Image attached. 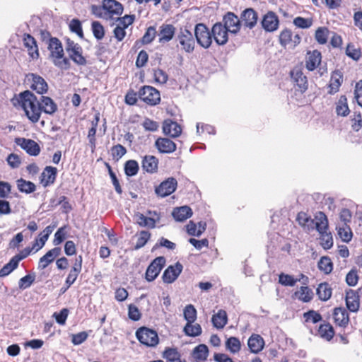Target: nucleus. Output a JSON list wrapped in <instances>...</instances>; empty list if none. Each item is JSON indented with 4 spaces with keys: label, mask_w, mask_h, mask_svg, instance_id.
Wrapping results in <instances>:
<instances>
[{
    "label": "nucleus",
    "mask_w": 362,
    "mask_h": 362,
    "mask_svg": "<svg viewBox=\"0 0 362 362\" xmlns=\"http://www.w3.org/2000/svg\"><path fill=\"white\" fill-rule=\"evenodd\" d=\"M24 83L30 90L40 95H43L48 90L47 83L42 76L37 74H27Z\"/></svg>",
    "instance_id": "obj_6"
},
{
    "label": "nucleus",
    "mask_w": 362,
    "mask_h": 362,
    "mask_svg": "<svg viewBox=\"0 0 362 362\" xmlns=\"http://www.w3.org/2000/svg\"><path fill=\"white\" fill-rule=\"evenodd\" d=\"M16 185L18 189L23 193L30 194L34 192L36 189V186L33 182L27 181L23 178L17 180Z\"/></svg>",
    "instance_id": "obj_45"
},
{
    "label": "nucleus",
    "mask_w": 362,
    "mask_h": 362,
    "mask_svg": "<svg viewBox=\"0 0 362 362\" xmlns=\"http://www.w3.org/2000/svg\"><path fill=\"white\" fill-rule=\"evenodd\" d=\"M296 221L303 228L304 230L310 232L313 230L314 218L313 219L310 216L303 211L298 213L296 216Z\"/></svg>",
    "instance_id": "obj_33"
},
{
    "label": "nucleus",
    "mask_w": 362,
    "mask_h": 362,
    "mask_svg": "<svg viewBox=\"0 0 362 362\" xmlns=\"http://www.w3.org/2000/svg\"><path fill=\"white\" fill-rule=\"evenodd\" d=\"M48 49L50 52L49 57L53 64L58 68L68 70L71 67L69 59L64 56V52L61 41L52 37L49 40Z\"/></svg>",
    "instance_id": "obj_3"
},
{
    "label": "nucleus",
    "mask_w": 362,
    "mask_h": 362,
    "mask_svg": "<svg viewBox=\"0 0 362 362\" xmlns=\"http://www.w3.org/2000/svg\"><path fill=\"white\" fill-rule=\"evenodd\" d=\"M136 216V223L141 227H148L154 228L156 226V222L159 221L160 217L158 216L157 219L151 217H146L142 214H138Z\"/></svg>",
    "instance_id": "obj_44"
},
{
    "label": "nucleus",
    "mask_w": 362,
    "mask_h": 362,
    "mask_svg": "<svg viewBox=\"0 0 362 362\" xmlns=\"http://www.w3.org/2000/svg\"><path fill=\"white\" fill-rule=\"evenodd\" d=\"M240 18L241 25L249 29H252L257 23L258 14L255 9L247 8L242 11Z\"/></svg>",
    "instance_id": "obj_17"
},
{
    "label": "nucleus",
    "mask_w": 362,
    "mask_h": 362,
    "mask_svg": "<svg viewBox=\"0 0 362 362\" xmlns=\"http://www.w3.org/2000/svg\"><path fill=\"white\" fill-rule=\"evenodd\" d=\"M69 29L71 32L76 33L80 38H83V32L81 21L77 18H74L70 21Z\"/></svg>",
    "instance_id": "obj_62"
},
{
    "label": "nucleus",
    "mask_w": 362,
    "mask_h": 362,
    "mask_svg": "<svg viewBox=\"0 0 362 362\" xmlns=\"http://www.w3.org/2000/svg\"><path fill=\"white\" fill-rule=\"evenodd\" d=\"M91 29L94 37L97 40H102L105 36V29L103 25L98 21H93Z\"/></svg>",
    "instance_id": "obj_59"
},
{
    "label": "nucleus",
    "mask_w": 362,
    "mask_h": 362,
    "mask_svg": "<svg viewBox=\"0 0 362 362\" xmlns=\"http://www.w3.org/2000/svg\"><path fill=\"white\" fill-rule=\"evenodd\" d=\"M228 32H230L226 26L221 23H215L211 29L213 38L218 45L226 44L228 40Z\"/></svg>",
    "instance_id": "obj_18"
},
{
    "label": "nucleus",
    "mask_w": 362,
    "mask_h": 362,
    "mask_svg": "<svg viewBox=\"0 0 362 362\" xmlns=\"http://www.w3.org/2000/svg\"><path fill=\"white\" fill-rule=\"evenodd\" d=\"M261 24L266 32H274L279 27V19L274 11H270L263 16Z\"/></svg>",
    "instance_id": "obj_16"
},
{
    "label": "nucleus",
    "mask_w": 362,
    "mask_h": 362,
    "mask_svg": "<svg viewBox=\"0 0 362 362\" xmlns=\"http://www.w3.org/2000/svg\"><path fill=\"white\" fill-rule=\"evenodd\" d=\"M317 332L320 337L327 341H330L335 334L333 327L329 322L321 324Z\"/></svg>",
    "instance_id": "obj_41"
},
{
    "label": "nucleus",
    "mask_w": 362,
    "mask_h": 362,
    "mask_svg": "<svg viewBox=\"0 0 362 362\" xmlns=\"http://www.w3.org/2000/svg\"><path fill=\"white\" fill-rule=\"evenodd\" d=\"M317 265L319 269L325 274H330L333 270V263L331 259L327 256L322 257Z\"/></svg>",
    "instance_id": "obj_49"
},
{
    "label": "nucleus",
    "mask_w": 362,
    "mask_h": 362,
    "mask_svg": "<svg viewBox=\"0 0 362 362\" xmlns=\"http://www.w3.org/2000/svg\"><path fill=\"white\" fill-rule=\"evenodd\" d=\"M300 279L284 273L279 275V283L284 286H294Z\"/></svg>",
    "instance_id": "obj_55"
},
{
    "label": "nucleus",
    "mask_w": 362,
    "mask_h": 362,
    "mask_svg": "<svg viewBox=\"0 0 362 362\" xmlns=\"http://www.w3.org/2000/svg\"><path fill=\"white\" fill-rule=\"evenodd\" d=\"M13 105L23 110L25 115L33 123H37L42 112L53 115L57 110V105L49 97L42 95L38 100L30 90H26L11 99Z\"/></svg>",
    "instance_id": "obj_1"
},
{
    "label": "nucleus",
    "mask_w": 362,
    "mask_h": 362,
    "mask_svg": "<svg viewBox=\"0 0 362 362\" xmlns=\"http://www.w3.org/2000/svg\"><path fill=\"white\" fill-rule=\"evenodd\" d=\"M314 227L313 230L317 232L329 229V221L327 215L322 211H317L314 215Z\"/></svg>",
    "instance_id": "obj_34"
},
{
    "label": "nucleus",
    "mask_w": 362,
    "mask_h": 362,
    "mask_svg": "<svg viewBox=\"0 0 362 362\" xmlns=\"http://www.w3.org/2000/svg\"><path fill=\"white\" fill-rule=\"evenodd\" d=\"M329 30L327 27H319L315 33V39L320 45H325L327 42Z\"/></svg>",
    "instance_id": "obj_47"
},
{
    "label": "nucleus",
    "mask_w": 362,
    "mask_h": 362,
    "mask_svg": "<svg viewBox=\"0 0 362 362\" xmlns=\"http://www.w3.org/2000/svg\"><path fill=\"white\" fill-rule=\"evenodd\" d=\"M127 148L119 144L112 146L110 148L111 156L115 162L119 161L127 153Z\"/></svg>",
    "instance_id": "obj_51"
},
{
    "label": "nucleus",
    "mask_w": 362,
    "mask_h": 362,
    "mask_svg": "<svg viewBox=\"0 0 362 362\" xmlns=\"http://www.w3.org/2000/svg\"><path fill=\"white\" fill-rule=\"evenodd\" d=\"M279 42L284 48H295L301 42L299 34H293L290 28H284L279 35Z\"/></svg>",
    "instance_id": "obj_9"
},
{
    "label": "nucleus",
    "mask_w": 362,
    "mask_h": 362,
    "mask_svg": "<svg viewBox=\"0 0 362 362\" xmlns=\"http://www.w3.org/2000/svg\"><path fill=\"white\" fill-rule=\"evenodd\" d=\"M197 43L204 48H209L212 43V33L204 23H198L194 28Z\"/></svg>",
    "instance_id": "obj_10"
},
{
    "label": "nucleus",
    "mask_w": 362,
    "mask_h": 362,
    "mask_svg": "<svg viewBox=\"0 0 362 362\" xmlns=\"http://www.w3.org/2000/svg\"><path fill=\"white\" fill-rule=\"evenodd\" d=\"M223 21L224 23L223 25L226 27L230 33L233 34L238 33L242 26L240 18L233 12L226 13L223 18Z\"/></svg>",
    "instance_id": "obj_22"
},
{
    "label": "nucleus",
    "mask_w": 362,
    "mask_h": 362,
    "mask_svg": "<svg viewBox=\"0 0 362 362\" xmlns=\"http://www.w3.org/2000/svg\"><path fill=\"white\" fill-rule=\"evenodd\" d=\"M138 341L147 347H155L159 343L158 333L154 329L146 327H141L136 331Z\"/></svg>",
    "instance_id": "obj_5"
},
{
    "label": "nucleus",
    "mask_w": 362,
    "mask_h": 362,
    "mask_svg": "<svg viewBox=\"0 0 362 362\" xmlns=\"http://www.w3.org/2000/svg\"><path fill=\"white\" fill-rule=\"evenodd\" d=\"M332 316L335 325L344 328L347 327L350 322L349 315L343 307L335 308L333 310Z\"/></svg>",
    "instance_id": "obj_26"
},
{
    "label": "nucleus",
    "mask_w": 362,
    "mask_h": 362,
    "mask_svg": "<svg viewBox=\"0 0 362 362\" xmlns=\"http://www.w3.org/2000/svg\"><path fill=\"white\" fill-rule=\"evenodd\" d=\"M23 46L27 49L28 54L32 59H37L40 57L38 46L36 40L30 34L25 33L23 36Z\"/></svg>",
    "instance_id": "obj_23"
},
{
    "label": "nucleus",
    "mask_w": 362,
    "mask_h": 362,
    "mask_svg": "<svg viewBox=\"0 0 362 362\" xmlns=\"http://www.w3.org/2000/svg\"><path fill=\"white\" fill-rule=\"evenodd\" d=\"M322 54L317 49L308 51L305 58V66L309 71H313L319 68L318 72L322 76L327 71V67H320L322 62Z\"/></svg>",
    "instance_id": "obj_8"
},
{
    "label": "nucleus",
    "mask_w": 362,
    "mask_h": 362,
    "mask_svg": "<svg viewBox=\"0 0 362 362\" xmlns=\"http://www.w3.org/2000/svg\"><path fill=\"white\" fill-rule=\"evenodd\" d=\"M316 294L320 300L327 301L332 297V288L327 282L320 283L316 289Z\"/></svg>",
    "instance_id": "obj_37"
},
{
    "label": "nucleus",
    "mask_w": 362,
    "mask_h": 362,
    "mask_svg": "<svg viewBox=\"0 0 362 362\" xmlns=\"http://www.w3.org/2000/svg\"><path fill=\"white\" fill-rule=\"evenodd\" d=\"M163 132L170 137L176 138L181 134L182 127L177 122L168 119L163 122Z\"/></svg>",
    "instance_id": "obj_29"
},
{
    "label": "nucleus",
    "mask_w": 362,
    "mask_h": 362,
    "mask_svg": "<svg viewBox=\"0 0 362 362\" xmlns=\"http://www.w3.org/2000/svg\"><path fill=\"white\" fill-rule=\"evenodd\" d=\"M155 146L161 153H171L176 150L177 146L168 138L160 137L156 139Z\"/></svg>",
    "instance_id": "obj_30"
},
{
    "label": "nucleus",
    "mask_w": 362,
    "mask_h": 362,
    "mask_svg": "<svg viewBox=\"0 0 362 362\" xmlns=\"http://www.w3.org/2000/svg\"><path fill=\"white\" fill-rule=\"evenodd\" d=\"M117 24V26H120L123 30H125L135 21V15H124L123 17L119 16L118 18L115 19Z\"/></svg>",
    "instance_id": "obj_57"
},
{
    "label": "nucleus",
    "mask_w": 362,
    "mask_h": 362,
    "mask_svg": "<svg viewBox=\"0 0 362 362\" xmlns=\"http://www.w3.org/2000/svg\"><path fill=\"white\" fill-rule=\"evenodd\" d=\"M344 82V74L339 69H335L331 73L329 83L327 85V93L334 95L339 91Z\"/></svg>",
    "instance_id": "obj_14"
},
{
    "label": "nucleus",
    "mask_w": 362,
    "mask_h": 362,
    "mask_svg": "<svg viewBox=\"0 0 362 362\" xmlns=\"http://www.w3.org/2000/svg\"><path fill=\"white\" fill-rule=\"evenodd\" d=\"M209 349L205 344H199L193 350V357L197 362H204L208 356Z\"/></svg>",
    "instance_id": "obj_42"
},
{
    "label": "nucleus",
    "mask_w": 362,
    "mask_h": 362,
    "mask_svg": "<svg viewBox=\"0 0 362 362\" xmlns=\"http://www.w3.org/2000/svg\"><path fill=\"white\" fill-rule=\"evenodd\" d=\"M211 322L214 327L216 329H223L228 323V315L226 310L221 309L216 314L213 315Z\"/></svg>",
    "instance_id": "obj_38"
},
{
    "label": "nucleus",
    "mask_w": 362,
    "mask_h": 362,
    "mask_svg": "<svg viewBox=\"0 0 362 362\" xmlns=\"http://www.w3.org/2000/svg\"><path fill=\"white\" fill-rule=\"evenodd\" d=\"M165 264V259L164 257L160 256L155 258L146 269L145 279L148 282L154 281L159 275Z\"/></svg>",
    "instance_id": "obj_11"
},
{
    "label": "nucleus",
    "mask_w": 362,
    "mask_h": 362,
    "mask_svg": "<svg viewBox=\"0 0 362 362\" xmlns=\"http://www.w3.org/2000/svg\"><path fill=\"white\" fill-rule=\"evenodd\" d=\"M183 315L187 322H194L197 320V310L193 305L189 304L185 306L183 310Z\"/></svg>",
    "instance_id": "obj_54"
},
{
    "label": "nucleus",
    "mask_w": 362,
    "mask_h": 362,
    "mask_svg": "<svg viewBox=\"0 0 362 362\" xmlns=\"http://www.w3.org/2000/svg\"><path fill=\"white\" fill-rule=\"evenodd\" d=\"M57 169L53 166H46L40 177V183L44 187L53 185L57 178Z\"/></svg>",
    "instance_id": "obj_25"
},
{
    "label": "nucleus",
    "mask_w": 362,
    "mask_h": 362,
    "mask_svg": "<svg viewBox=\"0 0 362 362\" xmlns=\"http://www.w3.org/2000/svg\"><path fill=\"white\" fill-rule=\"evenodd\" d=\"M66 51L69 54V60H72L78 66H85L87 64L86 58L83 55V48L78 44L71 40L70 38L65 39Z\"/></svg>",
    "instance_id": "obj_4"
},
{
    "label": "nucleus",
    "mask_w": 362,
    "mask_h": 362,
    "mask_svg": "<svg viewBox=\"0 0 362 362\" xmlns=\"http://www.w3.org/2000/svg\"><path fill=\"white\" fill-rule=\"evenodd\" d=\"M349 112L347 98L345 95H341L336 103V113L338 116L346 117Z\"/></svg>",
    "instance_id": "obj_40"
},
{
    "label": "nucleus",
    "mask_w": 362,
    "mask_h": 362,
    "mask_svg": "<svg viewBox=\"0 0 362 362\" xmlns=\"http://www.w3.org/2000/svg\"><path fill=\"white\" fill-rule=\"evenodd\" d=\"M156 33L157 32L154 26L148 27L142 37V43L144 45H148L152 42L156 37Z\"/></svg>",
    "instance_id": "obj_61"
},
{
    "label": "nucleus",
    "mask_w": 362,
    "mask_h": 362,
    "mask_svg": "<svg viewBox=\"0 0 362 362\" xmlns=\"http://www.w3.org/2000/svg\"><path fill=\"white\" fill-rule=\"evenodd\" d=\"M139 170V163L135 160H128L124 164V171L127 177L135 176Z\"/></svg>",
    "instance_id": "obj_46"
},
{
    "label": "nucleus",
    "mask_w": 362,
    "mask_h": 362,
    "mask_svg": "<svg viewBox=\"0 0 362 362\" xmlns=\"http://www.w3.org/2000/svg\"><path fill=\"white\" fill-rule=\"evenodd\" d=\"M303 317L305 322H312L313 323H317L322 319V315L313 310L305 313Z\"/></svg>",
    "instance_id": "obj_64"
},
{
    "label": "nucleus",
    "mask_w": 362,
    "mask_h": 362,
    "mask_svg": "<svg viewBox=\"0 0 362 362\" xmlns=\"http://www.w3.org/2000/svg\"><path fill=\"white\" fill-rule=\"evenodd\" d=\"M314 298V292L312 288L308 286H300L292 295L293 300H298L303 303H309Z\"/></svg>",
    "instance_id": "obj_28"
},
{
    "label": "nucleus",
    "mask_w": 362,
    "mask_h": 362,
    "mask_svg": "<svg viewBox=\"0 0 362 362\" xmlns=\"http://www.w3.org/2000/svg\"><path fill=\"white\" fill-rule=\"evenodd\" d=\"M137 236L136 243L134 246V250H135L143 247L150 240L151 234L147 230H141Z\"/></svg>",
    "instance_id": "obj_52"
},
{
    "label": "nucleus",
    "mask_w": 362,
    "mask_h": 362,
    "mask_svg": "<svg viewBox=\"0 0 362 362\" xmlns=\"http://www.w3.org/2000/svg\"><path fill=\"white\" fill-rule=\"evenodd\" d=\"M291 76L295 87H296V90L303 93L308 90V83L307 77L300 69H293L291 71Z\"/></svg>",
    "instance_id": "obj_21"
},
{
    "label": "nucleus",
    "mask_w": 362,
    "mask_h": 362,
    "mask_svg": "<svg viewBox=\"0 0 362 362\" xmlns=\"http://www.w3.org/2000/svg\"><path fill=\"white\" fill-rule=\"evenodd\" d=\"M68 226H64L62 227H60L57 232L54 234V238L53 240V243L54 245H58L61 244L67 236L66 229Z\"/></svg>",
    "instance_id": "obj_63"
},
{
    "label": "nucleus",
    "mask_w": 362,
    "mask_h": 362,
    "mask_svg": "<svg viewBox=\"0 0 362 362\" xmlns=\"http://www.w3.org/2000/svg\"><path fill=\"white\" fill-rule=\"evenodd\" d=\"M15 142L30 156H36L40 152L39 144L34 140L25 138H16Z\"/></svg>",
    "instance_id": "obj_19"
},
{
    "label": "nucleus",
    "mask_w": 362,
    "mask_h": 362,
    "mask_svg": "<svg viewBox=\"0 0 362 362\" xmlns=\"http://www.w3.org/2000/svg\"><path fill=\"white\" fill-rule=\"evenodd\" d=\"M82 264H83V257L81 255H78L76 257L74 262L69 272V274L65 281V286H66V288L71 287L72 284L76 281L78 275L81 272L82 270Z\"/></svg>",
    "instance_id": "obj_20"
},
{
    "label": "nucleus",
    "mask_w": 362,
    "mask_h": 362,
    "mask_svg": "<svg viewBox=\"0 0 362 362\" xmlns=\"http://www.w3.org/2000/svg\"><path fill=\"white\" fill-rule=\"evenodd\" d=\"M18 266V263L13 257L10 261L0 269V277H5L10 274Z\"/></svg>",
    "instance_id": "obj_56"
},
{
    "label": "nucleus",
    "mask_w": 362,
    "mask_h": 362,
    "mask_svg": "<svg viewBox=\"0 0 362 362\" xmlns=\"http://www.w3.org/2000/svg\"><path fill=\"white\" fill-rule=\"evenodd\" d=\"M337 233L340 238L346 243H349L353 236L351 228L348 224H342L337 227Z\"/></svg>",
    "instance_id": "obj_48"
},
{
    "label": "nucleus",
    "mask_w": 362,
    "mask_h": 362,
    "mask_svg": "<svg viewBox=\"0 0 362 362\" xmlns=\"http://www.w3.org/2000/svg\"><path fill=\"white\" fill-rule=\"evenodd\" d=\"M123 11V5L117 0H103L100 5L91 6V13L95 17L105 21L118 18Z\"/></svg>",
    "instance_id": "obj_2"
},
{
    "label": "nucleus",
    "mask_w": 362,
    "mask_h": 362,
    "mask_svg": "<svg viewBox=\"0 0 362 362\" xmlns=\"http://www.w3.org/2000/svg\"><path fill=\"white\" fill-rule=\"evenodd\" d=\"M320 244L325 250H329L333 247L334 240L332 233L329 229L318 232Z\"/></svg>",
    "instance_id": "obj_39"
},
{
    "label": "nucleus",
    "mask_w": 362,
    "mask_h": 362,
    "mask_svg": "<svg viewBox=\"0 0 362 362\" xmlns=\"http://www.w3.org/2000/svg\"><path fill=\"white\" fill-rule=\"evenodd\" d=\"M226 346L233 354L238 353L241 349V344L238 338L229 337L226 341Z\"/></svg>",
    "instance_id": "obj_53"
},
{
    "label": "nucleus",
    "mask_w": 362,
    "mask_h": 362,
    "mask_svg": "<svg viewBox=\"0 0 362 362\" xmlns=\"http://www.w3.org/2000/svg\"><path fill=\"white\" fill-rule=\"evenodd\" d=\"M138 98L149 106H155L160 102V91L151 86H142L138 91Z\"/></svg>",
    "instance_id": "obj_7"
},
{
    "label": "nucleus",
    "mask_w": 362,
    "mask_h": 362,
    "mask_svg": "<svg viewBox=\"0 0 362 362\" xmlns=\"http://www.w3.org/2000/svg\"><path fill=\"white\" fill-rule=\"evenodd\" d=\"M177 39L182 49L185 52L191 53L194 51L195 41L191 31L187 28H180L177 35Z\"/></svg>",
    "instance_id": "obj_12"
},
{
    "label": "nucleus",
    "mask_w": 362,
    "mask_h": 362,
    "mask_svg": "<svg viewBox=\"0 0 362 362\" xmlns=\"http://www.w3.org/2000/svg\"><path fill=\"white\" fill-rule=\"evenodd\" d=\"M158 159L151 155H146L142 157L141 167L145 172L153 174L156 173L158 169Z\"/></svg>",
    "instance_id": "obj_31"
},
{
    "label": "nucleus",
    "mask_w": 362,
    "mask_h": 362,
    "mask_svg": "<svg viewBox=\"0 0 362 362\" xmlns=\"http://www.w3.org/2000/svg\"><path fill=\"white\" fill-rule=\"evenodd\" d=\"M183 332L188 337H195L201 335L202 329L199 324L189 322L184 327Z\"/></svg>",
    "instance_id": "obj_43"
},
{
    "label": "nucleus",
    "mask_w": 362,
    "mask_h": 362,
    "mask_svg": "<svg viewBox=\"0 0 362 362\" xmlns=\"http://www.w3.org/2000/svg\"><path fill=\"white\" fill-rule=\"evenodd\" d=\"M172 215L177 221L182 222L192 216V211L189 206H183L174 209Z\"/></svg>",
    "instance_id": "obj_36"
},
{
    "label": "nucleus",
    "mask_w": 362,
    "mask_h": 362,
    "mask_svg": "<svg viewBox=\"0 0 362 362\" xmlns=\"http://www.w3.org/2000/svg\"><path fill=\"white\" fill-rule=\"evenodd\" d=\"M175 28L172 24H162L158 30V42L160 43H166L170 42L174 37Z\"/></svg>",
    "instance_id": "obj_27"
},
{
    "label": "nucleus",
    "mask_w": 362,
    "mask_h": 362,
    "mask_svg": "<svg viewBox=\"0 0 362 362\" xmlns=\"http://www.w3.org/2000/svg\"><path fill=\"white\" fill-rule=\"evenodd\" d=\"M247 344L251 352L257 354L263 349L264 341L260 335L252 334L249 338Z\"/></svg>",
    "instance_id": "obj_35"
},
{
    "label": "nucleus",
    "mask_w": 362,
    "mask_h": 362,
    "mask_svg": "<svg viewBox=\"0 0 362 362\" xmlns=\"http://www.w3.org/2000/svg\"><path fill=\"white\" fill-rule=\"evenodd\" d=\"M182 271V265L177 262L175 265H170L164 271L162 279L164 283L171 284L174 282Z\"/></svg>",
    "instance_id": "obj_24"
},
{
    "label": "nucleus",
    "mask_w": 362,
    "mask_h": 362,
    "mask_svg": "<svg viewBox=\"0 0 362 362\" xmlns=\"http://www.w3.org/2000/svg\"><path fill=\"white\" fill-rule=\"evenodd\" d=\"M313 21L311 18H305L301 16L296 17L293 21V25L301 29H308L313 25Z\"/></svg>",
    "instance_id": "obj_58"
},
{
    "label": "nucleus",
    "mask_w": 362,
    "mask_h": 362,
    "mask_svg": "<svg viewBox=\"0 0 362 362\" xmlns=\"http://www.w3.org/2000/svg\"><path fill=\"white\" fill-rule=\"evenodd\" d=\"M362 288L358 290L349 289L346 292V305L347 309L352 313H356L360 308V295L359 293Z\"/></svg>",
    "instance_id": "obj_15"
},
{
    "label": "nucleus",
    "mask_w": 362,
    "mask_h": 362,
    "mask_svg": "<svg viewBox=\"0 0 362 362\" xmlns=\"http://www.w3.org/2000/svg\"><path fill=\"white\" fill-rule=\"evenodd\" d=\"M61 254V248L56 247L47 252V253L40 258L38 262V269H44L49 264L54 262L56 257Z\"/></svg>",
    "instance_id": "obj_32"
},
{
    "label": "nucleus",
    "mask_w": 362,
    "mask_h": 362,
    "mask_svg": "<svg viewBox=\"0 0 362 362\" xmlns=\"http://www.w3.org/2000/svg\"><path fill=\"white\" fill-rule=\"evenodd\" d=\"M358 279V271L356 267L351 269L346 276V282L349 286H355Z\"/></svg>",
    "instance_id": "obj_60"
},
{
    "label": "nucleus",
    "mask_w": 362,
    "mask_h": 362,
    "mask_svg": "<svg viewBox=\"0 0 362 362\" xmlns=\"http://www.w3.org/2000/svg\"><path fill=\"white\" fill-rule=\"evenodd\" d=\"M163 357L168 362H176L181 358V354L177 348H165L163 353Z\"/></svg>",
    "instance_id": "obj_50"
},
{
    "label": "nucleus",
    "mask_w": 362,
    "mask_h": 362,
    "mask_svg": "<svg viewBox=\"0 0 362 362\" xmlns=\"http://www.w3.org/2000/svg\"><path fill=\"white\" fill-rule=\"evenodd\" d=\"M177 181L170 177L163 181L155 189L156 194L160 197H165L173 194L177 189Z\"/></svg>",
    "instance_id": "obj_13"
}]
</instances>
